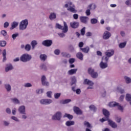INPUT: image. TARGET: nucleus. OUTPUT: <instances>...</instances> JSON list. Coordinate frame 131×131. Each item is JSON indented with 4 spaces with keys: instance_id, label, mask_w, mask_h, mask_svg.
I'll use <instances>...</instances> for the list:
<instances>
[{
    "instance_id": "nucleus-20",
    "label": "nucleus",
    "mask_w": 131,
    "mask_h": 131,
    "mask_svg": "<svg viewBox=\"0 0 131 131\" xmlns=\"http://www.w3.org/2000/svg\"><path fill=\"white\" fill-rule=\"evenodd\" d=\"M80 51H81L83 53L88 54L90 51V48L89 47H86L85 48H80Z\"/></svg>"
},
{
    "instance_id": "nucleus-55",
    "label": "nucleus",
    "mask_w": 131,
    "mask_h": 131,
    "mask_svg": "<svg viewBox=\"0 0 131 131\" xmlns=\"http://www.w3.org/2000/svg\"><path fill=\"white\" fill-rule=\"evenodd\" d=\"M54 54L56 55H59L60 54V50L59 49H56L54 51Z\"/></svg>"
},
{
    "instance_id": "nucleus-21",
    "label": "nucleus",
    "mask_w": 131,
    "mask_h": 131,
    "mask_svg": "<svg viewBox=\"0 0 131 131\" xmlns=\"http://www.w3.org/2000/svg\"><path fill=\"white\" fill-rule=\"evenodd\" d=\"M18 111L20 114H25V106H20L18 109Z\"/></svg>"
},
{
    "instance_id": "nucleus-14",
    "label": "nucleus",
    "mask_w": 131,
    "mask_h": 131,
    "mask_svg": "<svg viewBox=\"0 0 131 131\" xmlns=\"http://www.w3.org/2000/svg\"><path fill=\"white\" fill-rule=\"evenodd\" d=\"M114 54V51L113 50H108L105 52V54L107 57H111Z\"/></svg>"
},
{
    "instance_id": "nucleus-1",
    "label": "nucleus",
    "mask_w": 131,
    "mask_h": 131,
    "mask_svg": "<svg viewBox=\"0 0 131 131\" xmlns=\"http://www.w3.org/2000/svg\"><path fill=\"white\" fill-rule=\"evenodd\" d=\"M65 8H67V10L72 13H76L77 11L75 9V6L70 2L68 4H65Z\"/></svg>"
},
{
    "instance_id": "nucleus-5",
    "label": "nucleus",
    "mask_w": 131,
    "mask_h": 131,
    "mask_svg": "<svg viewBox=\"0 0 131 131\" xmlns=\"http://www.w3.org/2000/svg\"><path fill=\"white\" fill-rule=\"evenodd\" d=\"M28 25V20L25 19L22 20L19 24V29L21 30H24L27 28Z\"/></svg>"
},
{
    "instance_id": "nucleus-31",
    "label": "nucleus",
    "mask_w": 131,
    "mask_h": 131,
    "mask_svg": "<svg viewBox=\"0 0 131 131\" xmlns=\"http://www.w3.org/2000/svg\"><path fill=\"white\" fill-rule=\"evenodd\" d=\"M31 45L32 47V49H34L35 46L37 45V42L36 41V40H33L32 41Z\"/></svg>"
},
{
    "instance_id": "nucleus-58",
    "label": "nucleus",
    "mask_w": 131,
    "mask_h": 131,
    "mask_svg": "<svg viewBox=\"0 0 131 131\" xmlns=\"http://www.w3.org/2000/svg\"><path fill=\"white\" fill-rule=\"evenodd\" d=\"M69 49H70L71 52H73L74 50V48H73L72 45H70L69 46Z\"/></svg>"
},
{
    "instance_id": "nucleus-11",
    "label": "nucleus",
    "mask_w": 131,
    "mask_h": 131,
    "mask_svg": "<svg viewBox=\"0 0 131 131\" xmlns=\"http://www.w3.org/2000/svg\"><path fill=\"white\" fill-rule=\"evenodd\" d=\"M79 24L77 21H73L70 23V27L72 29H77L78 28Z\"/></svg>"
},
{
    "instance_id": "nucleus-3",
    "label": "nucleus",
    "mask_w": 131,
    "mask_h": 131,
    "mask_svg": "<svg viewBox=\"0 0 131 131\" xmlns=\"http://www.w3.org/2000/svg\"><path fill=\"white\" fill-rule=\"evenodd\" d=\"M63 25H64V27H63V26H62L61 25H60L58 24H56V28L58 29L62 30L63 32L66 33L68 31V27L67 25L66 22H65V21H63Z\"/></svg>"
},
{
    "instance_id": "nucleus-60",
    "label": "nucleus",
    "mask_w": 131,
    "mask_h": 131,
    "mask_svg": "<svg viewBox=\"0 0 131 131\" xmlns=\"http://www.w3.org/2000/svg\"><path fill=\"white\" fill-rule=\"evenodd\" d=\"M73 18L75 20L77 19L78 18V15L77 14H74Z\"/></svg>"
},
{
    "instance_id": "nucleus-63",
    "label": "nucleus",
    "mask_w": 131,
    "mask_h": 131,
    "mask_svg": "<svg viewBox=\"0 0 131 131\" xmlns=\"http://www.w3.org/2000/svg\"><path fill=\"white\" fill-rule=\"evenodd\" d=\"M11 118L12 120L15 121H19V120H18V118L15 116H12Z\"/></svg>"
},
{
    "instance_id": "nucleus-61",
    "label": "nucleus",
    "mask_w": 131,
    "mask_h": 131,
    "mask_svg": "<svg viewBox=\"0 0 131 131\" xmlns=\"http://www.w3.org/2000/svg\"><path fill=\"white\" fill-rule=\"evenodd\" d=\"M92 35V33L90 32H88L86 34H85V36L86 37H90Z\"/></svg>"
},
{
    "instance_id": "nucleus-13",
    "label": "nucleus",
    "mask_w": 131,
    "mask_h": 131,
    "mask_svg": "<svg viewBox=\"0 0 131 131\" xmlns=\"http://www.w3.org/2000/svg\"><path fill=\"white\" fill-rule=\"evenodd\" d=\"M46 76L43 75L41 77V82L42 85L44 86H49V82L46 81Z\"/></svg>"
},
{
    "instance_id": "nucleus-28",
    "label": "nucleus",
    "mask_w": 131,
    "mask_h": 131,
    "mask_svg": "<svg viewBox=\"0 0 131 131\" xmlns=\"http://www.w3.org/2000/svg\"><path fill=\"white\" fill-rule=\"evenodd\" d=\"M13 69V66L12 64L8 65L7 67H6V72H8L9 71H11Z\"/></svg>"
},
{
    "instance_id": "nucleus-56",
    "label": "nucleus",
    "mask_w": 131,
    "mask_h": 131,
    "mask_svg": "<svg viewBox=\"0 0 131 131\" xmlns=\"http://www.w3.org/2000/svg\"><path fill=\"white\" fill-rule=\"evenodd\" d=\"M9 26V23L8 22H5L4 24V27L7 28Z\"/></svg>"
},
{
    "instance_id": "nucleus-35",
    "label": "nucleus",
    "mask_w": 131,
    "mask_h": 131,
    "mask_svg": "<svg viewBox=\"0 0 131 131\" xmlns=\"http://www.w3.org/2000/svg\"><path fill=\"white\" fill-rule=\"evenodd\" d=\"M56 17V14L54 13H51L49 16V18L50 20H53L54 19H55Z\"/></svg>"
},
{
    "instance_id": "nucleus-26",
    "label": "nucleus",
    "mask_w": 131,
    "mask_h": 131,
    "mask_svg": "<svg viewBox=\"0 0 131 131\" xmlns=\"http://www.w3.org/2000/svg\"><path fill=\"white\" fill-rule=\"evenodd\" d=\"M18 23L14 21L12 24L11 27L10 28V30H13V29L16 28V27L18 26Z\"/></svg>"
},
{
    "instance_id": "nucleus-12",
    "label": "nucleus",
    "mask_w": 131,
    "mask_h": 131,
    "mask_svg": "<svg viewBox=\"0 0 131 131\" xmlns=\"http://www.w3.org/2000/svg\"><path fill=\"white\" fill-rule=\"evenodd\" d=\"M111 36V34L108 31H105L103 35V38L105 40L108 39Z\"/></svg>"
},
{
    "instance_id": "nucleus-27",
    "label": "nucleus",
    "mask_w": 131,
    "mask_h": 131,
    "mask_svg": "<svg viewBox=\"0 0 131 131\" xmlns=\"http://www.w3.org/2000/svg\"><path fill=\"white\" fill-rule=\"evenodd\" d=\"M74 123H75L74 121H67V122H66V124L67 126H70L71 125H74Z\"/></svg>"
},
{
    "instance_id": "nucleus-16",
    "label": "nucleus",
    "mask_w": 131,
    "mask_h": 131,
    "mask_svg": "<svg viewBox=\"0 0 131 131\" xmlns=\"http://www.w3.org/2000/svg\"><path fill=\"white\" fill-rule=\"evenodd\" d=\"M77 69H72L68 71V74L69 75H73L74 74H75L77 71Z\"/></svg>"
},
{
    "instance_id": "nucleus-18",
    "label": "nucleus",
    "mask_w": 131,
    "mask_h": 131,
    "mask_svg": "<svg viewBox=\"0 0 131 131\" xmlns=\"http://www.w3.org/2000/svg\"><path fill=\"white\" fill-rule=\"evenodd\" d=\"M80 21L82 23L86 24L88 19V17H87V16H80Z\"/></svg>"
},
{
    "instance_id": "nucleus-7",
    "label": "nucleus",
    "mask_w": 131,
    "mask_h": 131,
    "mask_svg": "<svg viewBox=\"0 0 131 131\" xmlns=\"http://www.w3.org/2000/svg\"><path fill=\"white\" fill-rule=\"evenodd\" d=\"M43 46L47 47H50L53 44V41L50 39L43 40L42 42Z\"/></svg>"
},
{
    "instance_id": "nucleus-64",
    "label": "nucleus",
    "mask_w": 131,
    "mask_h": 131,
    "mask_svg": "<svg viewBox=\"0 0 131 131\" xmlns=\"http://www.w3.org/2000/svg\"><path fill=\"white\" fill-rule=\"evenodd\" d=\"M97 55H98V56H101L102 55V53H101V51H97Z\"/></svg>"
},
{
    "instance_id": "nucleus-9",
    "label": "nucleus",
    "mask_w": 131,
    "mask_h": 131,
    "mask_svg": "<svg viewBox=\"0 0 131 131\" xmlns=\"http://www.w3.org/2000/svg\"><path fill=\"white\" fill-rule=\"evenodd\" d=\"M40 103L42 104L48 105L52 103V100L48 99H43L40 100Z\"/></svg>"
},
{
    "instance_id": "nucleus-47",
    "label": "nucleus",
    "mask_w": 131,
    "mask_h": 131,
    "mask_svg": "<svg viewBox=\"0 0 131 131\" xmlns=\"http://www.w3.org/2000/svg\"><path fill=\"white\" fill-rule=\"evenodd\" d=\"M90 108L91 111H93L94 112H96V107H95V105H91L90 106Z\"/></svg>"
},
{
    "instance_id": "nucleus-48",
    "label": "nucleus",
    "mask_w": 131,
    "mask_h": 131,
    "mask_svg": "<svg viewBox=\"0 0 131 131\" xmlns=\"http://www.w3.org/2000/svg\"><path fill=\"white\" fill-rule=\"evenodd\" d=\"M76 82V79L75 78V77H73L72 78V83H71V85H73V84H74Z\"/></svg>"
},
{
    "instance_id": "nucleus-15",
    "label": "nucleus",
    "mask_w": 131,
    "mask_h": 131,
    "mask_svg": "<svg viewBox=\"0 0 131 131\" xmlns=\"http://www.w3.org/2000/svg\"><path fill=\"white\" fill-rule=\"evenodd\" d=\"M74 111L77 115H82V114L81 110L77 106L74 107Z\"/></svg>"
},
{
    "instance_id": "nucleus-32",
    "label": "nucleus",
    "mask_w": 131,
    "mask_h": 131,
    "mask_svg": "<svg viewBox=\"0 0 131 131\" xmlns=\"http://www.w3.org/2000/svg\"><path fill=\"white\" fill-rule=\"evenodd\" d=\"M71 99H65L64 100H61L60 101V103L61 104H67L71 102Z\"/></svg>"
},
{
    "instance_id": "nucleus-43",
    "label": "nucleus",
    "mask_w": 131,
    "mask_h": 131,
    "mask_svg": "<svg viewBox=\"0 0 131 131\" xmlns=\"http://www.w3.org/2000/svg\"><path fill=\"white\" fill-rule=\"evenodd\" d=\"M84 125L85 126H86V127L88 128H92V126H91V124H90V123H89V122H84Z\"/></svg>"
},
{
    "instance_id": "nucleus-42",
    "label": "nucleus",
    "mask_w": 131,
    "mask_h": 131,
    "mask_svg": "<svg viewBox=\"0 0 131 131\" xmlns=\"http://www.w3.org/2000/svg\"><path fill=\"white\" fill-rule=\"evenodd\" d=\"M40 68L41 69H42L44 71H47V66H46L45 63L42 64L40 66Z\"/></svg>"
},
{
    "instance_id": "nucleus-41",
    "label": "nucleus",
    "mask_w": 131,
    "mask_h": 131,
    "mask_svg": "<svg viewBox=\"0 0 131 131\" xmlns=\"http://www.w3.org/2000/svg\"><path fill=\"white\" fill-rule=\"evenodd\" d=\"M126 100L127 101H130L131 100V94H127L126 96Z\"/></svg>"
},
{
    "instance_id": "nucleus-19",
    "label": "nucleus",
    "mask_w": 131,
    "mask_h": 131,
    "mask_svg": "<svg viewBox=\"0 0 131 131\" xmlns=\"http://www.w3.org/2000/svg\"><path fill=\"white\" fill-rule=\"evenodd\" d=\"M108 124L113 128H116L117 127V124L115 122H113L111 120H108Z\"/></svg>"
},
{
    "instance_id": "nucleus-57",
    "label": "nucleus",
    "mask_w": 131,
    "mask_h": 131,
    "mask_svg": "<svg viewBox=\"0 0 131 131\" xmlns=\"http://www.w3.org/2000/svg\"><path fill=\"white\" fill-rule=\"evenodd\" d=\"M75 62V58H72L69 59V63L72 64Z\"/></svg>"
},
{
    "instance_id": "nucleus-40",
    "label": "nucleus",
    "mask_w": 131,
    "mask_h": 131,
    "mask_svg": "<svg viewBox=\"0 0 131 131\" xmlns=\"http://www.w3.org/2000/svg\"><path fill=\"white\" fill-rule=\"evenodd\" d=\"M5 88L8 92H10L11 90V86L10 84H5Z\"/></svg>"
},
{
    "instance_id": "nucleus-53",
    "label": "nucleus",
    "mask_w": 131,
    "mask_h": 131,
    "mask_svg": "<svg viewBox=\"0 0 131 131\" xmlns=\"http://www.w3.org/2000/svg\"><path fill=\"white\" fill-rule=\"evenodd\" d=\"M25 87L26 88H30L32 86V84H31V83H27L24 85Z\"/></svg>"
},
{
    "instance_id": "nucleus-8",
    "label": "nucleus",
    "mask_w": 131,
    "mask_h": 131,
    "mask_svg": "<svg viewBox=\"0 0 131 131\" xmlns=\"http://www.w3.org/2000/svg\"><path fill=\"white\" fill-rule=\"evenodd\" d=\"M61 114L60 112H57L55 115L52 117L53 120H60Z\"/></svg>"
},
{
    "instance_id": "nucleus-49",
    "label": "nucleus",
    "mask_w": 131,
    "mask_h": 131,
    "mask_svg": "<svg viewBox=\"0 0 131 131\" xmlns=\"http://www.w3.org/2000/svg\"><path fill=\"white\" fill-rule=\"evenodd\" d=\"M18 36H19L18 33L13 34H12V38L13 40H15V39H16V38L17 37H18Z\"/></svg>"
},
{
    "instance_id": "nucleus-10",
    "label": "nucleus",
    "mask_w": 131,
    "mask_h": 131,
    "mask_svg": "<svg viewBox=\"0 0 131 131\" xmlns=\"http://www.w3.org/2000/svg\"><path fill=\"white\" fill-rule=\"evenodd\" d=\"M93 6L94 7V9H95V8H96V6L95 4H90L88 8L90 9H88L86 10L85 13L86 16H90L91 14V12H90V9H91V7Z\"/></svg>"
},
{
    "instance_id": "nucleus-33",
    "label": "nucleus",
    "mask_w": 131,
    "mask_h": 131,
    "mask_svg": "<svg viewBox=\"0 0 131 131\" xmlns=\"http://www.w3.org/2000/svg\"><path fill=\"white\" fill-rule=\"evenodd\" d=\"M25 49L27 51H29L31 49V46L29 44H27L25 47Z\"/></svg>"
},
{
    "instance_id": "nucleus-22",
    "label": "nucleus",
    "mask_w": 131,
    "mask_h": 131,
    "mask_svg": "<svg viewBox=\"0 0 131 131\" xmlns=\"http://www.w3.org/2000/svg\"><path fill=\"white\" fill-rule=\"evenodd\" d=\"M103 114L105 116V117L109 118L110 113L105 108L103 109Z\"/></svg>"
},
{
    "instance_id": "nucleus-59",
    "label": "nucleus",
    "mask_w": 131,
    "mask_h": 131,
    "mask_svg": "<svg viewBox=\"0 0 131 131\" xmlns=\"http://www.w3.org/2000/svg\"><path fill=\"white\" fill-rule=\"evenodd\" d=\"M78 46H79V47L80 48V49L82 48L84 46L83 42L82 41L80 42L79 43Z\"/></svg>"
},
{
    "instance_id": "nucleus-44",
    "label": "nucleus",
    "mask_w": 131,
    "mask_h": 131,
    "mask_svg": "<svg viewBox=\"0 0 131 131\" xmlns=\"http://www.w3.org/2000/svg\"><path fill=\"white\" fill-rule=\"evenodd\" d=\"M108 120H109V118L108 117H105V118H102L100 119V121L102 123H103V122H104V121H108Z\"/></svg>"
},
{
    "instance_id": "nucleus-62",
    "label": "nucleus",
    "mask_w": 131,
    "mask_h": 131,
    "mask_svg": "<svg viewBox=\"0 0 131 131\" xmlns=\"http://www.w3.org/2000/svg\"><path fill=\"white\" fill-rule=\"evenodd\" d=\"M116 120L117 123H120L121 120V117H117L116 119Z\"/></svg>"
},
{
    "instance_id": "nucleus-38",
    "label": "nucleus",
    "mask_w": 131,
    "mask_h": 131,
    "mask_svg": "<svg viewBox=\"0 0 131 131\" xmlns=\"http://www.w3.org/2000/svg\"><path fill=\"white\" fill-rule=\"evenodd\" d=\"M7 42L6 41H0V46L4 47L6 46Z\"/></svg>"
},
{
    "instance_id": "nucleus-24",
    "label": "nucleus",
    "mask_w": 131,
    "mask_h": 131,
    "mask_svg": "<svg viewBox=\"0 0 131 131\" xmlns=\"http://www.w3.org/2000/svg\"><path fill=\"white\" fill-rule=\"evenodd\" d=\"M6 55H7L6 50L4 49L3 52V62H5L7 60Z\"/></svg>"
},
{
    "instance_id": "nucleus-36",
    "label": "nucleus",
    "mask_w": 131,
    "mask_h": 131,
    "mask_svg": "<svg viewBox=\"0 0 131 131\" xmlns=\"http://www.w3.org/2000/svg\"><path fill=\"white\" fill-rule=\"evenodd\" d=\"M98 22V20L96 18H92L91 19V23L92 25L96 24Z\"/></svg>"
},
{
    "instance_id": "nucleus-54",
    "label": "nucleus",
    "mask_w": 131,
    "mask_h": 131,
    "mask_svg": "<svg viewBox=\"0 0 131 131\" xmlns=\"http://www.w3.org/2000/svg\"><path fill=\"white\" fill-rule=\"evenodd\" d=\"M47 96L49 98L52 97V91H48L47 93Z\"/></svg>"
},
{
    "instance_id": "nucleus-34",
    "label": "nucleus",
    "mask_w": 131,
    "mask_h": 131,
    "mask_svg": "<svg viewBox=\"0 0 131 131\" xmlns=\"http://www.w3.org/2000/svg\"><path fill=\"white\" fill-rule=\"evenodd\" d=\"M63 117H67L69 120H72L73 118L72 115L68 114H65Z\"/></svg>"
},
{
    "instance_id": "nucleus-25",
    "label": "nucleus",
    "mask_w": 131,
    "mask_h": 131,
    "mask_svg": "<svg viewBox=\"0 0 131 131\" xmlns=\"http://www.w3.org/2000/svg\"><path fill=\"white\" fill-rule=\"evenodd\" d=\"M76 57L80 60H83V55L81 52H78L76 54Z\"/></svg>"
},
{
    "instance_id": "nucleus-52",
    "label": "nucleus",
    "mask_w": 131,
    "mask_h": 131,
    "mask_svg": "<svg viewBox=\"0 0 131 131\" xmlns=\"http://www.w3.org/2000/svg\"><path fill=\"white\" fill-rule=\"evenodd\" d=\"M60 96V93H55L54 94V97L55 99H58Z\"/></svg>"
},
{
    "instance_id": "nucleus-2",
    "label": "nucleus",
    "mask_w": 131,
    "mask_h": 131,
    "mask_svg": "<svg viewBox=\"0 0 131 131\" xmlns=\"http://www.w3.org/2000/svg\"><path fill=\"white\" fill-rule=\"evenodd\" d=\"M32 57L31 55L26 53L22 55L20 57V59L23 62H27V61H30L31 60Z\"/></svg>"
},
{
    "instance_id": "nucleus-50",
    "label": "nucleus",
    "mask_w": 131,
    "mask_h": 131,
    "mask_svg": "<svg viewBox=\"0 0 131 131\" xmlns=\"http://www.w3.org/2000/svg\"><path fill=\"white\" fill-rule=\"evenodd\" d=\"M1 35H2L4 36H6L7 35V32L5 30H2L1 32Z\"/></svg>"
},
{
    "instance_id": "nucleus-23",
    "label": "nucleus",
    "mask_w": 131,
    "mask_h": 131,
    "mask_svg": "<svg viewBox=\"0 0 131 131\" xmlns=\"http://www.w3.org/2000/svg\"><path fill=\"white\" fill-rule=\"evenodd\" d=\"M100 67L102 69H104L107 67V63H104L103 61H101L100 63Z\"/></svg>"
},
{
    "instance_id": "nucleus-17",
    "label": "nucleus",
    "mask_w": 131,
    "mask_h": 131,
    "mask_svg": "<svg viewBox=\"0 0 131 131\" xmlns=\"http://www.w3.org/2000/svg\"><path fill=\"white\" fill-rule=\"evenodd\" d=\"M83 84H87V85H90V86H93L94 85L93 82H92V81H91V80H90L88 79H84V82H83Z\"/></svg>"
},
{
    "instance_id": "nucleus-45",
    "label": "nucleus",
    "mask_w": 131,
    "mask_h": 131,
    "mask_svg": "<svg viewBox=\"0 0 131 131\" xmlns=\"http://www.w3.org/2000/svg\"><path fill=\"white\" fill-rule=\"evenodd\" d=\"M124 78L126 80V83L128 84L131 82V79L129 77L125 76Z\"/></svg>"
},
{
    "instance_id": "nucleus-39",
    "label": "nucleus",
    "mask_w": 131,
    "mask_h": 131,
    "mask_svg": "<svg viewBox=\"0 0 131 131\" xmlns=\"http://www.w3.org/2000/svg\"><path fill=\"white\" fill-rule=\"evenodd\" d=\"M126 45V42H121L119 44V48L121 49L124 48L125 47Z\"/></svg>"
},
{
    "instance_id": "nucleus-29",
    "label": "nucleus",
    "mask_w": 131,
    "mask_h": 131,
    "mask_svg": "<svg viewBox=\"0 0 131 131\" xmlns=\"http://www.w3.org/2000/svg\"><path fill=\"white\" fill-rule=\"evenodd\" d=\"M62 56L63 57H66V58H70L71 55L69 53H67L66 52H62L61 53Z\"/></svg>"
},
{
    "instance_id": "nucleus-51",
    "label": "nucleus",
    "mask_w": 131,
    "mask_h": 131,
    "mask_svg": "<svg viewBox=\"0 0 131 131\" xmlns=\"http://www.w3.org/2000/svg\"><path fill=\"white\" fill-rule=\"evenodd\" d=\"M36 92L37 94L43 93V89L37 90L36 91Z\"/></svg>"
},
{
    "instance_id": "nucleus-4",
    "label": "nucleus",
    "mask_w": 131,
    "mask_h": 131,
    "mask_svg": "<svg viewBox=\"0 0 131 131\" xmlns=\"http://www.w3.org/2000/svg\"><path fill=\"white\" fill-rule=\"evenodd\" d=\"M88 73L92 78L94 79H96L98 76V74L97 72L95 71V70L94 69H92V68H89L88 69Z\"/></svg>"
},
{
    "instance_id": "nucleus-6",
    "label": "nucleus",
    "mask_w": 131,
    "mask_h": 131,
    "mask_svg": "<svg viewBox=\"0 0 131 131\" xmlns=\"http://www.w3.org/2000/svg\"><path fill=\"white\" fill-rule=\"evenodd\" d=\"M109 106L110 107H115L118 106V110L121 111V112L123 111V107L119 104L118 102H111L109 103Z\"/></svg>"
},
{
    "instance_id": "nucleus-37",
    "label": "nucleus",
    "mask_w": 131,
    "mask_h": 131,
    "mask_svg": "<svg viewBox=\"0 0 131 131\" xmlns=\"http://www.w3.org/2000/svg\"><path fill=\"white\" fill-rule=\"evenodd\" d=\"M12 101L15 104H19L20 102L19 101V100H18L17 98H14L12 99Z\"/></svg>"
},
{
    "instance_id": "nucleus-30",
    "label": "nucleus",
    "mask_w": 131,
    "mask_h": 131,
    "mask_svg": "<svg viewBox=\"0 0 131 131\" xmlns=\"http://www.w3.org/2000/svg\"><path fill=\"white\" fill-rule=\"evenodd\" d=\"M40 58L41 60L45 61L47 59V55L46 54H41L40 55Z\"/></svg>"
},
{
    "instance_id": "nucleus-46",
    "label": "nucleus",
    "mask_w": 131,
    "mask_h": 131,
    "mask_svg": "<svg viewBox=\"0 0 131 131\" xmlns=\"http://www.w3.org/2000/svg\"><path fill=\"white\" fill-rule=\"evenodd\" d=\"M85 28L83 27L82 29H81L80 31L81 35L82 36H84L85 35Z\"/></svg>"
}]
</instances>
